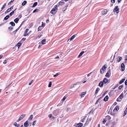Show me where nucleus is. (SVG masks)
Wrapping results in <instances>:
<instances>
[{"label":"nucleus","mask_w":127,"mask_h":127,"mask_svg":"<svg viewBox=\"0 0 127 127\" xmlns=\"http://www.w3.org/2000/svg\"><path fill=\"white\" fill-rule=\"evenodd\" d=\"M58 6L56 5L55 6V7L53 8L50 12V13L54 14H55L58 10Z\"/></svg>","instance_id":"nucleus-1"},{"label":"nucleus","mask_w":127,"mask_h":127,"mask_svg":"<svg viewBox=\"0 0 127 127\" xmlns=\"http://www.w3.org/2000/svg\"><path fill=\"white\" fill-rule=\"evenodd\" d=\"M119 9L118 8V6H116L115 7L113 11L114 12H116L117 13H118L119 12Z\"/></svg>","instance_id":"nucleus-2"},{"label":"nucleus","mask_w":127,"mask_h":127,"mask_svg":"<svg viewBox=\"0 0 127 127\" xmlns=\"http://www.w3.org/2000/svg\"><path fill=\"white\" fill-rule=\"evenodd\" d=\"M26 115L23 114L19 118L18 120L17 121V122H18L20 120L22 119Z\"/></svg>","instance_id":"nucleus-3"},{"label":"nucleus","mask_w":127,"mask_h":127,"mask_svg":"<svg viewBox=\"0 0 127 127\" xmlns=\"http://www.w3.org/2000/svg\"><path fill=\"white\" fill-rule=\"evenodd\" d=\"M65 4V2L64 1H60L59 2L58 4H57L56 5L58 6V7L60 5L61 6H63Z\"/></svg>","instance_id":"nucleus-4"},{"label":"nucleus","mask_w":127,"mask_h":127,"mask_svg":"<svg viewBox=\"0 0 127 127\" xmlns=\"http://www.w3.org/2000/svg\"><path fill=\"white\" fill-rule=\"evenodd\" d=\"M102 81L104 84L109 83V81L106 78H104Z\"/></svg>","instance_id":"nucleus-5"},{"label":"nucleus","mask_w":127,"mask_h":127,"mask_svg":"<svg viewBox=\"0 0 127 127\" xmlns=\"http://www.w3.org/2000/svg\"><path fill=\"white\" fill-rule=\"evenodd\" d=\"M83 124L81 123H80L77 124L76 125H74V127H82L83 126Z\"/></svg>","instance_id":"nucleus-6"},{"label":"nucleus","mask_w":127,"mask_h":127,"mask_svg":"<svg viewBox=\"0 0 127 127\" xmlns=\"http://www.w3.org/2000/svg\"><path fill=\"white\" fill-rule=\"evenodd\" d=\"M111 74V71L110 69L109 70L107 73H106L105 76L109 78L110 76V75Z\"/></svg>","instance_id":"nucleus-7"},{"label":"nucleus","mask_w":127,"mask_h":127,"mask_svg":"<svg viewBox=\"0 0 127 127\" xmlns=\"http://www.w3.org/2000/svg\"><path fill=\"white\" fill-rule=\"evenodd\" d=\"M107 13V10L106 9H105L101 12V14L102 15H104L106 14Z\"/></svg>","instance_id":"nucleus-8"},{"label":"nucleus","mask_w":127,"mask_h":127,"mask_svg":"<svg viewBox=\"0 0 127 127\" xmlns=\"http://www.w3.org/2000/svg\"><path fill=\"white\" fill-rule=\"evenodd\" d=\"M121 67L122 68V70L123 71L125 70V65L124 63H122L121 64Z\"/></svg>","instance_id":"nucleus-9"},{"label":"nucleus","mask_w":127,"mask_h":127,"mask_svg":"<svg viewBox=\"0 0 127 127\" xmlns=\"http://www.w3.org/2000/svg\"><path fill=\"white\" fill-rule=\"evenodd\" d=\"M29 121H28L27 120L26 122H25L24 123V126L25 127H28L29 126V124H28Z\"/></svg>","instance_id":"nucleus-10"},{"label":"nucleus","mask_w":127,"mask_h":127,"mask_svg":"<svg viewBox=\"0 0 127 127\" xmlns=\"http://www.w3.org/2000/svg\"><path fill=\"white\" fill-rule=\"evenodd\" d=\"M122 60V57H117V62H119L121 61Z\"/></svg>","instance_id":"nucleus-11"},{"label":"nucleus","mask_w":127,"mask_h":127,"mask_svg":"<svg viewBox=\"0 0 127 127\" xmlns=\"http://www.w3.org/2000/svg\"><path fill=\"white\" fill-rule=\"evenodd\" d=\"M46 40L45 39H43L41 41V43L40 42H39V43L40 44L41 43L43 45L45 44L46 42Z\"/></svg>","instance_id":"nucleus-12"},{"label":"nucleus","mask_w":127,"mask_h":127,"mask_svg":"<svg viewBox=\"0 0 127 127\" xmlns=\"http://www.w3.org/2000/svg\"><path fill=\"white\" fill-rule=\"evenodd\" d=\"M86 93V92H82L81 95H80V96H81V98H82L84 97Z\"/></svg>","instance_id":"nucleus-13"},{"label":"nucleus","mask_w":127,"mask_h":127,"mask_svg":"<svg viewBox=\"0 0 127 127\" xmlns=\"http://www.w3.org/2000/svg\"><path fill=\"white\" fill-rule=\"evenodd\" d=\"M76 35H77L76 34H75L72 36L70 38V40H72L73 39H74L75 38V37L76 36Z\"/></svg>","instance_id":"nucleus-14"},{"label":"nucleus","mask_w":127,"mask_h":127,"mask_svg":"<svg viewBox=\"0 0 127 127\" xmlns=\"http://www.w3.org/2000/svg\"><path fill=\"white\" fill-rule=\"evenodd\" d=\"M104 83L103 81H101L99 83L98 85L100 87H101L103 86Z\"/></svg>","instance_id":"nucleus-15"},{"label":"nucleus","mask_w":127,"mask_h":127,"mask_svg":"<svg viewBox=\"0 0 127 127\" xmlns=\"http://www.w3.org/2000/svg\"><path fill=\"white\" fill-rule=\"evenodd\" d=\"M84 51H82L80 54L79 55H78V58H79L84 53Z\"/></svg>","instance_id":"nucleus-16"},{"label":"nucleus","mask_w":127,"mask_h":127,"mask_svg":"<svg viewBox=\"0 0 127 127\" xmlns=\"http://www.w3.org/2000/svg\"><path fill=\"white\" fill-rule=\"evenodd\" d=\"M107 66V65L106 64L104 65L102 67V68L101 69H102V70H103L104 71H105V70Z\"/></svg>","instance_id":"nucleus-17"},{"label":"nucleus","mask_w":127,"mask_h":127,"mask_svg":"<svg viewBox=\"0 0 127 127\" xmlns=\"http://www.w3.org/2000/svg\"><path fill=\"white\" fill-rule=\"evenodd\" d=\"M22 44L20 42H19L16 45V46H17L18 48L19 49V48L21 46Z\"/></svg>","instance_id":"nucleus-18"},{"label":"nucleus","mask_w":127,"mask_h":127,"mask_svg":"<svg viewBox=\"0 0 127 127\" xmlns=\"http://www.w3.org/2000/svg\"><path fill=\"white\" fill-rule=\"evenodd\" d=\"M108 96H106L104 98V100L105 101H107L108 99Z\"/></svg>","instance_id":"nucleus-19"},{"label":"nucleus","mask_w":127,"mask_h":127,"mask_svg":"<svg viewBox=\"0 0 127 127\" xmlns=\"http://www.w3.org/2000/svg\"><path fill=\"white\" fill-rule=\"evenodd\" d=\"M16 9L12 11L9 14V16H11L12 15H13L14 13V11Z\"/></svg>","instance_id":"nucleus-20"},{"label":"nucleus","mask_w":127,"mask_h":127,"mask_svg":"<svg viewBox=\"0 0 127 127\" xmlns=\"http://www.w3.org/2000/svg\"><path fill=\"white\" fill-rule=\"evenodd\" d=\"M33 118V115H31L29 117V118H28V120H32Z\"/></svg>","instance_id":"nucleus-21"},{"label":"nucleus","mask_w":127,"mask_h":127,"mask_svg":"<svg viewBox=\"0 0 127 127\" xmlns=\"http://www.w3.org/2000/svg\"><path fill=\"white\" fill-rule=\"evenodd\" d=\"M9 17V16L8 15L6 16L4 18V20H7Z\"/></svg>","instance_id":"nucleus-22"},{"label":"nucleus","mask_w":127,"mask_h":127,"mask_svg":"<svg viewBox=\"0 0 127 127\" xmlns=\"http://www.w3.org/2000/svg\"><path fill=\"white\" fill-rule=\"evenodd\" d=\"M19 20V19L18 18H16V19H15L14 20V21L15 23H17L18 22Z\"/></svg>","instance_id":"nucleus-23"},{"label":"nucleus","mask_w":127,"mask_h":127,"mask_svg":"<svg viewBox=\"0 0 127 127\" xmlns=\"http://www.w3.org/2000/svg\"><path fill=\"white\" fill-rule=\"evenodd\" d=\"M9 24H10L13 27L15 26V23L13 22H10L9 23Z\"/></svg>","instance_id":"nucleus-24"},{"label":"nucleus","mask_w":127,"mask_h":127,"mask_svg":"<svg viewBox=\"0 0 127 127\" xmlns=\"http://www.w3.org/2000/svg\"><path fill=\"white\" fill-rule=\"evenodd\" d=\"M92 119V118L91 117H90L89 116L88 118L87 119V121L89 122H90L91 121Z\"/></svg>","instance_id":"nucleus-25"},{"label":"nucleus","mask_w":127,"mask_h":127,"mask_svg":"<svg viewBox=\"0 0 127 127\" xmlns=\"http://www.w3.org/2000/svg\"><path fill=\"white\" fill-rule=\"evenodd\" d=\"M37 2H34L33 5H32V7H34L37 4Z\"/></svg>","instance_id":"nucleus-26"},{"label":"nucleus","mask_w":127,"mask_h":127,"mask_svg":"<svg viewBox=\"0 0 127 127\" xmlns=\"http://www.w3.org/2000/svg\"><path fill=\"white\" fill-rule=\"evenodd\" d=\"M26 39V38H23L22 39L21 41H20L19 42L22 44L25 40Z\"/></svg>","instance_id":"nucleus-27"},{"label":"nucleus","mask_w":127,"mask_h":127,"mask_svg":"<svg viewBox=\"0 0 127 127\" xmlns=\"http://www.w3.org/2000/svg\"><path fill=\"white\" fill-rule=\"evenodd\" d=\"M125 79L124 78L122 79L120 82L119 83L120 84H122L123 83L124 81L125 80Z\"/></svg>","instance_id":"nucleus-28"},{"label":"nucleus","mask_w":127,"mask_h":127,"mask_svg":"<svg viewBox=\"0 0 127 127\" xmlns=\"http://www.w3.org/2000/svg\"><path fill=\"white\" fill-rule=\"evenodd\" d=\"M127 108L125 109V110L124 111V115H123L124 116H125L126 115V114H127Z\"/></svg>","instance_id":"nucleus-29"},{"label":"nucleus","mask_w":127,"mask_h":127,"mask_svg":"<svg viewBox=\"0 0 127 127\" xmlns=\"http://www.w3.org/2000/svg\"><path fill=\"white\" fill-rule=\"evenodd\" d=\"M10 10L9 8L8 9L6 10L5 11V14H6L8 13V12L10 11Z\"/></svg>","instance_id":"nucleus-30"},{"label":"nucleus","mask_w":127,"mask_h":127,"mask_svg":"<svg viewBox=\"0 0 127 127\" xmlns=\"http://www.w3.org/2000/svg\"><path fill=\"white\" fill-rule=\"evenodd\" d=\"M124 96L123 94L122 93L121 94L120 96L119 97L121 99H122L123 98Z\"/></svg>","instance_id":"nucleus-31"},{"label":"nucleus","mask_w":127,"mask_h":127,"mask_svg":"<svg viewBox=\"0 0 127 127\" xmlns=\"http://www.w3.org/2000/svg\"><path fill=\"white\" fill-rule=\"evenodd\" d=\"M100 90V89L98 88H97L96 90V91H95V93L96 94H97L98 93V91Z\"/></svg>","instance_id":"nucleus-32"},{"label":"nucleus","mask_w":127,"mask_h":127,"mask_svg":"<svg viewBox=\"0 0 127 127\" xmlns=\"http://www.w3.org/2000/svg\"><path fill=\"white\" fill-rule=\"evenodd\" d=\"M60 74V72H59L58 73H57L56 74H55L54 75V77H56L58 76V75Z\"/></svg>","instance_id":"nucleus-33"},{"label":"nucleus","mask_w":127,"mask_h":127,"mask_svg":"<svg viewBox=\"0 0 127 127\" xmlns=\"http://www.w3.org/2000/svg\"><path fill=\"white\" fill-rule=\"evenodd\" d=\"M27 2L26 1H24L22 3V5L23 6L25 5L27 3Z\"/></svg>","instance_id":"nucleus-34"},{"label":"nucleus","mask_w":127,"mask_h":127,"mask_svg":"<svg viewBox=\"0 0 127 127\" xmlns=\"http://www.w3.org/2000/svg\"><path fill=\"white\" fill-rule=\"evenodd\" d=\"M6 5V3H5L4 5L2 6V7L1 8V10L3 9L4 8H5V7Z\"/></svg>","instance_id":"nucleus-35"},{"label":"nucleus","mask_w":127,"mask_h":127,"mask_svg":"<svg viewBox=\"0 0 127 127\" xmlns=\"http://www.w3.org/2000/svg\"><path fill=\"white\" fill-rule=\"evenodd\" d=\"M89 122L87 121H86V123L85 124L84 127H85V126H86L87 125H88L89 123Z\"/></svg>","instance_id":"nucleus-36"},{"label":"nucleus","mask_w":127,"mask_h":127,"mask_svg":"<svg viewBox=\"0 0 127 127\" xmlns=\"http://www.w3.org/2000/svg\"><path fill=\"white\" fill-rule=\"evenodd\" d=\"M119 109V108L118 107H116L114 109L113 111H114L115 110L118 111Z\"/></svg>","instance_id":"nucleus-37"},{"label":"nucleus","mask_w":127,"mask_h":127,"mask_svg":"<svg viewBox=\"0 0 127 127\" xmlns=\"http://www.w3.org/2000/svg\"><path fill=\"white\" fill-rule=\"evenodd\" d=\"M52 84V82L51 81H50L48 87H51Z\"/></svg>","instance_id":"nucleus-38"},{"label":"nucleus","mask_w":127,"mask_h":127,"mask_svg":"<svg viewBox=\"0 0 127 127\" xmlns=\"http://www.w3.org/2000/svg\"><path fill=\"white\" fill-rule=\"evenodd\" d=\"M42 27L41 26H39L38 28V31H41V29H42Z\"/></svg>","instance_id":"nucleus-39"},{"label":"nucleus","mask_w":127,"mask_h":127,"mask_svg":"<svg viewBox=\"0 0 127 127\" xmlns=\"http://www.w3.org/2000/svg\"><path fill=\"white\" fill-rule=\"evenodd\" d=\"M104 71L103 70H102V69H101L100 70V72L102 74L104 72Z\"/></svg>","instance_id":"nucleus-40"},{"label":"nucleus","mask_w":127,"mask_h":127,"mask_svg":"<svg viewBox=\"0 0 127 127\" xmlns=\"http://www.w3.org/2000/svg\"><path fill=\"white\" fill-rule=\"evenodd\" d=\"M27 33L24 32V36H26L27 35H29V33Z\"/></svg>","instance_id":"nucleus-41"},{"label":"nucleus","mask_w":127,"mask_h":127,"mask_svg":"<svg viewBox=\"0 0 127 127\" xmlns=\"http://www.w3.org/2000/svg\"><path fill=\"white\" fill-rule=\"evenodd\" d=\"M38 10V9L37 8H36L33 10V12L34 13L36 12H37V11Z\"/></svg>","instance_id":"nucleus-42"},{"label":"nucleus","mask_w":127,"mask_h":127,"mask_svg":"<svg viewBox=\"0 0 127 127\" xmlns=\"http://www.w3.org/2000/svg\"><path fill=\"white\" fill-rule=\"evenodd\" d=\"M106 118L110 120L111 119V117L109 116H107L106 117Z\"/></svg>","instance_id":"nucleus-43"},{"label":"nucleus","mask_w":127,"mask_h":127,"mask_svg":"<svg viewBox=\"0 0 127 127\" xmlns=\"http://www.w3.org/2000/svg\"><path fill=\"white\" fill-rule=\"evenodd\" d=\"M13 28L11 27H9L8 28V29L10 31H11L12 29Z\"/></svg>","instance_id":"nucleus-44"},{"label":"nucleus","mask_w":127,"mask_h":127,"mask_svg":"<svg viewBox=\"0 0 127 127\" xmlns=\"http://www.w3.org/2000/svg\"><path fill=\"white\" fill-rule=\"evenodd\" d=\"M66 98V97L65 96H64L63 98L62 99V100L63 101H64Z\"/></svg>","instance_id":"nucleus-45"},{"label":"nucleus","mask_w":127,"mask_h":127,"mask_svg":"<svg viewBox=\"0 0 127 127\" xmlns=\"http://www.w3.org/2000/svg\"><path fill=\"white\" fill-rule=\"evenodd\" d=\"M36 121H34L32 125L33 126H34L36 124Z\"/></svg>","instance_id":"nucleus-46"},{"label":"nucleus","mask_w":127,"mask_h":127,"mask_svg":"<svg viewBox=\"0 0 127 127\" xmlns=\"http://www.w3.org/2000/svg\"><path fill=\"white\" fill-rule=\"evenodd\" d=\"M76 84H73L72 86L71 87V88H74V87H75V86L76 85Z\"/></svg>","instance_id":"nucleus-47"},{"label":"nucleus","mask_w":127,"mask_h":127,"mask_svg":"<svg viewBox=\"0 0 127 127\" xmlns=\"http://www.w3.org/2000/svg\"><path fill=\"white\" fill-rule=\"evenodd\" d=\"M123 85H121L119 87V89H122V88H123Z\"/></svg>","instance_id":"nucleus-48"},{"label":"nucleus","mask_w":127,"mask_h":127,"mask_svg":"<svg viewBox=\"0 0 127 127\" xmlns=\"http://www.w3.org/2000/svg\"><path fill=\"white\" fill-rule=\"evenodd\" d=\"M66 9L67 8H65V7H64L63 8L62 10L63 11H65Z\"/></svg>","instance_id":"nucleus-49"},{"label":"nucleus","mask_w":127,"mask_h":127,"mask_svg":"<svg viewBox=\"0 0 127 127\" xmlns=\"http://www.w3.org/2000/svg\"><path fill=\"white\" fill-rule=\"evenodd\" d=\"M12 83V82H11L9 83L6 87V88H8L10 85Z\"/></svg>","instance_id":"nucleus-50"},{"label":"nucleus","mask_w":127,"mask_h":127,"mask_svg":"<svg viewBox=\"0 0 127 127\" xmlns=\"http://www.w3.org/2000/svg\"><path fill=\"white\" fill-rule=\"evenodd\" d=\"M29 29H26L25 31L24 32L27 33L29 31Z\"/></svg>","instance_id":"nucleus-51"},{"label":"nucleus","mask_w":127,"mask_h":127,"mask_svg":"<svg viewBox=\"0 0 127 127\" xmlns=\"http://www.w3.org/2000/svg\"><path fill=\"white\" fill-rule=\"evenodd\" d=\"M33 80H32L29 83V85H31V84L32 83V82H33Z\"/></svg>","instance_id":"nucleus-52"},{"label":"nucleus","mask_w":127,"mask_h":127,"mask_svg":"<svg viewBox=\"0 0 127 127\" xmlns=\"http://www.w3.org/2000/svg\"><path fill=\"white\" fill-rule=\"evenodd\" d=\"M111 1L112 3H114L115 2V0H111Z\"/></svg>","instance_id":"nucleus-53"},{"label":"nucleus","mask_w":127,"mask_h":127,"mask_svg":"<svg viewBox=\"0 0 127 127\" xmlns=\"http://www.w3.org/2000/svg\"><path fill=\"white\" fill-rule=\"evenodd\" d=\"M51 118L53 120H54L55 119V118L54 117V116H52Z\"/></svg>","instance_id":"nucleus-54"},{"label":"nucleus","mask_w":127,"mask_h":127,"mask_svg":"<svg viewBox=\"0 0 127 127\" xmlns=\"http://www.w3.org/2000/svg\"><path fill=\"white\" fill-rule=\"evenodd\" d=\"M22 15L21 14V15H19L18 16V18H19V19H20V18L21 17H22Z\"/></svg>","instance_id":"nucleus-55"},{"label":"nucleus","mask_w":127,"mask_h":127,"mask_svg":"<svg viewBox=\"0 0 127 127\" xmlns=\"http://www.w3.org/2000/svg\"><path fill=\"white\" fill-rule=\"evenodd\" d=\"M17 125V124L16 122H15L13 124V125L15 126V127H16Z\"/></svg>","instance_id":"nucleus-56"},{"label":"nucleus","mask_w":127,"mask_h":127,"mask_svg":"<svg viewBox=\"0 0 127 127\" xmlns=\"http://www.w3.org/2000/svg\"><path fill=\"white\" fill-rule=\"evenodd\" d=\"M52 114H49V117L50 118H51L52 117Z\"/></svg>","instance_id":"nucleus-57"},{"label":"nucleus","mask_w":127,"mask_h":127,"mask_svg":"<svg viewBox=\"0 0 127 127\" xmlns=\"http://www.w3.org/2000/svg\"><path fill=\"white\" fill-rule=\"evenodd\" d=\"M13 6H12L10 8H9L10 10H12L13 9Z\"/></svg>","instance_id":"nucleus-58"},{"label":"nucleus","mask_w":127,"mask_h":127,"mask_svg":"<svg viewBox=\"0 0 127 127\" xmlns=\"http://www.w3.org/2000/svg\"><path fill=\"white\" fill-rule=\"evenodd\" d=\"M106 122V120L105 119H104L103 121V123L104 124Z\"/></svg>","instance_id":"nucleus-59"},{"label":"nucleus","mask_w":127,"mask_h":127,"mask_svg":"<svg viewBox=\"0 0 127 127\" xmlns=\"http://www.w3.org/2000/svg\"><path fill=\"white\" fill-rule=\"evenodd\" d=\"M6 63V60H5L3 62V63L4 64H5Z\"/></svg>","instance_id":"nucleus-60"},{"label":"nucleus","mask_w":127,"mask_h":127,"mask_svg":"<svg viewBox=\"0 0 127 127\" xmlns=\"http://www.w3.org/2000/svg\"><path fill=\"white\" fill-rule=\"evenodd\" d=\"M16 32L15 31L12 32V34H14L16 33Z\"/></svg>","instance_id":"nucleus-61"},{"label":"nucleus","mask_w":127,"mask_h":127,"mask_svg":"<svg viewBox=\"0 0 127 127\" xmlns=\"http://www.w3.org/2000/svg\"><path fill=\"white\" fill-rule=\"evenodd\" d=\"M59 56H58L57 57L55 58V59H59Z\"/></svg>","instance_id":"nucleus-62"},{"label":"nucleus","mask_w":127,"mask_h":127,"mask_svg":"<svg viewBox=\"0 0 127 127\" xmlns=\"http://www.w3.org/2000/svg\"><path fill=\"white\" fill-rule=\"evenodd\" d=\"M125 84L127 86V80H126L125 81Z\"/></svg>","instance_id":"nucleus-63"},{"label":"nucleus","mask_w":127,"mask_h":127,"mask_svg":"<svg viewBox=\"0 0 127 127\" xmlns=\"http://www.w3.org/2000/svg\"><path fill=\"white\" fill-rule=\"evenodd\" d=\"M70 109V107H68L67 109V111L68 110L69 111Z\"/></svg>","instance_id":"nucleus-64"}]
</instances>
